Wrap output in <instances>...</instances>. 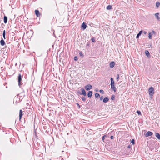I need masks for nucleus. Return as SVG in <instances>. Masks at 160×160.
Returning <instances> with one entry per match:
<instances>
[{
  "label": "nucleus",
  "mask_w": 160,
  "mask_h": 160,
  "mask_svg": "<svg viewBox=\"0 0 160 160\" xmlns=\"http://www.w3.org/2000/svg\"><path fill=\"white\" fill-rule=\"evenodd\" d=\"M0 44L2 46H4L5 44V43L2 38L0 41Z\"/></svg>",
  "instance_id": "14"
},
{
  "label": "nucleus",
  "mask_w": 160,
  "mask_h": 160,
  "mask_svg": "<svg viewBox=\"0 0 160 160\" xmlns=\"http://www.w3.org/2000/svg\"><path fill=\"white\" fill-rule=\"evenodd\" d=\"M119 78V74H118L117 75L116 79L117 81H118V79Z\"/></svg>",
  "instance_id": "29"
},
{
  "label": "nucleus",
  "mask_w": 160,
  "mask_h": 160,
  "mask_svg": "<svg viewBox=\"0 0 160 160\" xmlns=\"http://www.w3.org/2000/svg\"><path fill=\"white\" fill-rule=\"evenodd\" d=\"M92 86L90 84H88L86 85L85 88L86 90L88 91L91 89L92 88Z\"/></svg>",
  "instance_id": "4"
},
{
  "label": "nucleus",
  "mask_w": 160,
  "mask_h": 160,
  "mask_svg": "<svg viewBox=\"0 0 160 160\" xmlns=\"http://www.w3.org/2000/svg\"><path fill=\"white\" fill-rule=\"evenodd\" d=\"M99 92L100 93L102 94H103L104 93V91L103 90L101 89L99 90Z\"/></svg>",
  "instance_id": "31"
},
{
  "label": "nucleus",
  "mask_w": 160,
  "mask_h": 160,
  "mask_svg": "<svg viewBox=\"0 0 160 160\" xmlns=\"http://www.w3.org/2000/svg\"><path fill=\"white\" fill-rule=\"evenodd\" d=\"M152 32L154 34H155L156 33L154 31H152Z\"/></svg>",
  "instance_id": "41"
},
{
  "label": "nucleus",
  "mask_w": 160,
  "mask_h": 160,
  "mask_svg": "<svg viewBox=\"0 0 160 160\" xmlns=\"http://www.w3.org/2000/svg\"><path fill=\"white\" fill-rule=\"evenodd\" d=\"M114 138V137L113 136H111V137H110V138L111 139H113Z\"/></svg>",
  "instance_id": "39"
},
{
  "label": "nucleus",
  "mask_w": 160,
  "mask_h": 160,
  "mask_svg": "<svg viewBox=\"0 0 160 160\" xmlns=\"http://www.w3.org/2000/svg\"><path fill=\"white\" fill-rule=\"evenodd\" d=\"M90 43L89 42H88V43H87V45L88 46H89Z\"/></svg>",
  "instance_id": "36"
},
{
  "label": "nucleus",
  "mask_w": 160,
  "mask_h": 160,
  "mask_svg": "<svg viewBox=\"0 0 160 160\" xmlns=\"http://www.w3.org/2000/svg\"><path fill=\"white\" fill-rule=\"evenodd\" d=\"M95 96L96 98H98V97H100V95L98 93H96L95 94Z\"/></svg>",
  "instance_id": "23"
},
{
  "label": "nucleus",
  "mask_w": 160,
  "mask_h": 160,
  "mask_svg": "<svg viewBox=\"0 0 160 160\" xmlns=\"http://www.w3.org/2000/svg\"><path fill=\"white\" fill-rule=\"evenodd\" d=\"M143 33H144L145 34H146V33H147V32H146L145 31H144V32H143Z\"/></svg>",
  "instance_id": "43"
},
{
  "label": "nucleus",
  "mask_w": 160,
  "mask_h": 160,
  "mask_svg": "<svg viewBox=\"0 0 160 160\" xmlns=\"http://www.w3.org/2000/svg\"><path fill=\"white\" fill-rule=\"evenodd\" d=\"M92 91H89L88 93V96L89 98H91L92 94Z\"/></svg>",
  "instance_id": "12"
},
{
  "label": "nucleus",
  "mask_w": 160,
  "mask_h": 160,
  "mask_svg": "<svg viewBox=\"0 0 160 160\" xmlns=\"http://www.w3.org/2000/svg\"><path fill=\"white\" fill-rule=\"evenodd\" d=\"M109 100V99L108 97H105L103 100V102L104 103H107Z\"/></svg>",
  "instance_id": "10"
},
{
  "label": "nucleus",
  "mask_w": 160,
  "mask_h": 160,
  "mask_svg": "<svg viewBox=\"0 0 160 160\" xmlns=\"http://www.w3.org/2000/svg\"><path fill=\"white\" fill-rule=\"evenodd\" d=\"M87 25L85 23L83 22L81 25V28H82L83 30H84L86 29Z\"/></svg>",
  "instance_id": "6"
},
{
  "label": "nucleus",
  "mask_w": 160,
  "mask_h": 160,
  "mask_svg": "<svg viewBox=\"0 0 160 160\" xmlns=\"http://www.w3.org/2000/svg\"><path fill=\"white\" fill-rule=\"evenodd\" d=\"M53 36H54V37L55 36V34H54V32H53Z\"/></svg>",
  "instance_id": "42"
},
{
  "label": "nucleus",
  "mask_w": 160,
  "mask_h": 160,
  "mask_svg": "<svg viewBox=\"0 0 160 160\" xmlns=\"http://www.w3.org/2000/svg\"><path fill=\"white\" fill-rule=\"evenodd\" d=\"M81 90L82 92H81V95H83L84 96H86L87 95V93L85 90L82 88L81 89Z\"/></svg>",
  "instance_id": "5"
},
{
  "label": "nucleus",
  "mask_w": 160,
  "mask_h": 160,
  "mask_svg": "<svg viewBox=\"0 0 160 160\" xmlns=\"http://www.w3.org/2000/svg\"><path fill=\"white\" fill-rule=\"evenodd\" d=\"M22 110H20L19 111V120L20 121L22 118Z\"/></svg>",
  "instance_id": "9"
},
{
  "label": "nucleus",
  "mask_w": 160,
  "mask_h": 160,
  "mask_svg": "<svg viewBox=\"0 0 160 160\" xmlns=\"http://www.w3.org/2000/svg\"><path fill=\"white\" fill-rule=\"evenodd\" d=\"M158 15H159V13H155V17H156L157 19L158 20L160 19V18H159V17L158 16Z\"/></svg>",
  "instance_id": "18"
},
{
  "label": "nucleus",
  "mask_w": 160,
  "mask_h": 160,
  "mask_svg": "<svg viewBox=\"0 0 160 160\" xmlns=\"http://www.w3.org/2000/svg\"><path fill=\"white\" fill-rule=\"evenodd\" d=\"M123 13H120V15L122 16V15Z\"/></svg>",
  "instance_id": "44"
},
{
  "label": "nucleus",
  "mask_w": 160,
  "mask_h": 160,
  "mask_svg": "<svg viewBox=\"0 0 160 160\" xmlns=\"http://www.w3.org/2000/svg\"><path fill=\"white\" fill-rule=\"evenodd\" d=\"M106 8L108 10H110L112 8V6L110 5H109Z\"/></svg>",
  "instance_id": "21"
},
{
  "label": "nucleus",
  "mask_w": 160,
  "mask_h": 160,
  "mask_svg": "<svg viewBox=\"0 0 160 160\" xmlns=\"http://www.w3.org/2000/svg\"><path fill=\"white\" fill-rule=\"evenodd\" d=\"M145 54L148 57H150V53L148 50H146L145 52Z\"/></svg>",
  "instance_id": "15"
},
{
  "label": "nucleus",
  "mask_w": 160,
  "mask_h": 160,
  "mask_svg": "<svg viewBox=\"0 0 160 160\" xmlns=\"http://www.w3.org/2000/svg\"><path fill=\"white\" fill-rule=\"evenodd\" d=\"M35 12L36 15L37 17H39L40 15V14L39 12V10H35Z\"/></svg>",
  "instance_id": "11"
},
{
  "label": "nucleus",
  "mask_w": 160,
  "mask_h": 160,
  "mask_svg": "<svg viewBox=\"0 0 160 160\" xmlns=\"http://www.w3.org/2000/svg\"><path fill=\"white\" fill-rule=\"evenodd\" d=\"M111 80V89L113 90L115 92H116V89L114 85V81L113 80V78H110Z\"/></svg>",
  "instance_id": "1"
},
{
  "label": "nucleus",
  "mask_w": 160,
  "mask_h": 160,
  "mask_svg": "<svg viewBox=\"0 0 160 160\" xmlns=\"http://www.w3.org/2000/svg\"><path fill=\"white\" fill-rule=\"evenodd\" d=\"M131 142L132 145L135 144V140L134 139H132L131 141Z\"/></svg>",
  "instance_id": "25"
},
{
  "label": "nucleus",
  "mask_w": 160,
  "mask_h": 160,
  "mask_svg": "<svg viewBox=\"0 0 160 160\" xmlns=\"http://www.w3.org/2000/svg\"><path fill=\"white\" fill-rule=\"evenodd\" d=\"M111 99L112 100H114L115 99V96L114 95H113L111 97Z\"/></svg>",
  "instance_id": "22"
},
{
  "label": "nucleus",
  "mask_w": 160,
  "mask_h": 160,
  "mask_svg": "<svg viewBox=\"0 0 160 160\" xmlns=\"http://www.w3.org/2000/svg\"><path fill=\"white\" fill-rule=\"evenodd\" d=\"M80 56L82 58L83 57V53L82 52H81L79 53Z\"/></svg>",
  "instance_id": "27"
},
{
  "label": "nucleus",
  "mask_w": 160,
  "mask_h": 160,
  "mask_svg": "<svg viewBox=\"0 0 160 160\" xmlns=\"http://www.w3.org/2000/svg\"><path fill=\"white\" fill-rule=\"evenodd\" d=\"M106 137V135H104L102 137V141H104V139H105V137Z\"/></svg>",
  "instance_id": "33"
},
{
  "label": "nucleus",
  "mask_w": 160,
  "mask_h": 160,
  "mask_svg": "<svg viewBox=\"0 0 160 160\" xmlns=\"http://www.w3.org/2000/svg\"><path fill=\"white\" fill-rule=\"evenodd\" d=\"M155 136L158 138V139H160V135L158 133H155Z\"/></svg>",
  "instance_id": "17"
},
{
  "label": "nucleus",
  "mask_w": 160,
  "mask_h": 160,
  "mask_svg": "<svg viewBox=\"0 0 160 160\" xmlns=\"http://www.w3.org/2000/svg\"><path fill=\"white\" fill-rule=\"evenodd\" d=\"M131 145H130V144L128 145V148H131Z\"/></svg>",
  "instance_id": "38"
},
{
  "label": "nucleus",
  "mask_w": 160,
  "mask_h": 160,
  "mask_svg": "<svg viewBox=\"0 0 160 160\" xmlns=\"http://www.w3.org/2000/svg\"><path fill=\"white\" fill-rule=\"evenodd\" d=\"M142 31L141 30L139 32V33L137 35L136 38L138 39L139 38V37L141 35L142 32Z\"/></svg>",
  "instance_id": "13"
},
{
  "label": "nucleus",
  "mask_w": 160,
  "mask_h": 160,
  "mask_svg": "<svg viewBox=\"0 0 160 160\" xmlns=\"http://www.w3.org/2000/svg\"><path fill=\"white\" fill-rule=\"evenodd\" d=\"M154 89L152 87H150L148 89L149 94L150 96L152 97L154 94Z\"/></svg>",
  "instance_id": "3"
},
{
  "label": "nucleus",
  "mask_w": 160,
  "mask_h": 160,
  "mask_svg": "<svg viewBox=\"0 0 160 160\" xmlns=\"http://www.w3.org/2000/svg\"><path fill=\"white\" fill-rule=\"evenodd\" d=\"M137 112L138 115H140L141 114V112L140 111L138 110L137 111Z\"/></svg>",
  "instance_id": "28"
},
{
  "label": "nucleus",
  "mask_w": 160,
  "mask_h": 160,
  "mask_svg": "<svg viewBox=\"0 0 160 160\" xmlns=\"http://www.w3.org/2000/svg\"><path fill=\"white\" fill-rule=\"evenodd\" d=\"M91 39L93 42H96L95 39L94 37H92Z\"/></svg>",
  "instance_id": "24"
},
{
  "label": "nucleus",
  "mask_w": 160,
  "mask_h": 160,
  "mask_svg": "<svg viewBox=\"0 0 160 160\" xmlns=\"http://www.w3.org/2000/svg\"><path fill=\"white\" fill-rule=\"evenodd\" d=\"M152 134V133L150 131H148L145 134V136L146 137H148L151 136Z\"/></svg>",
  "instance_id": "8"
},
{
  "label": "nucleus",
  "mask_w": 160,
  "mask_h": 160,
  "mask_svg": "<svg viewBox=\"0 0 160 160\" xmlns=\"http://www.w3.org/2000/svg\"><path fill=\"white\" fill-rule=\"evenodd\" d=\"M74 60L75 61H77L78 60V58L77 56H75L74 58Z\"/></svg>",
  "instance_id": "30"
},
{
  "label": "nucleus",
  "mask_w": 160,
  "mask_h": 160,
  "mask_svg": "<svg viewBox=\"0 0 160 160\" xmlns=\"http://www.w3.org/2000/svg\"><path fill=\"white\" fill-rule=\"evenodd\" d=\"M103 96H102L100 97V100H103Z\"/></svg>",
  "instance_id": "34"
},
{
  "label": "nucleus",
  "mask_w": 160,
  "mask_h": 160,
  "mask_svg": "<svg viewBox=\"0 0 160 160\" xmlns=\"http://www.w3.org/2000/svg\"><path fill=\"white\" fill-rule=\"evenodd\" d=\"M76 104L77 105L78 107V108L79 109L80 108V105L78 103H76Z\"/></svg>",
  "instance_id": "35"
},
{
  "label": "nucleus",
  "mask_w": 160,
  "mask_h": 160,
  "mask_svg": "<svg viewBox=\"0 0 160 160\" xmlns=\"http://www.w3.org/2000/svg\"><path fill=\"white\" fill-rule=\"evenodd\" d=\"M22 78L23 76H21L20 73L18 74V86L20 88L21 87V86L23 84L22 80Z\"/></svg>",
  "instance_id": "2"
},
{
  "label": "nucleus",
  "mask_w": 160,
  "mask_h": 160,
  "mask_svg": "<svg viewBox=\"0 0 160 160\" xmlns=\"http://www.w3.org/2000/svg\"><path fill=\"white\" fill-rule=\"evenodd\" d=\"M152 34L151 33H149L148 34V38L149 39L152 38Z\"/></svg>",
  "instance_id": "26"
},
{
  "label": "nucleus",
  "mask_w": 160,
  "mask_h": 160,
  "mask_svg": "<svg viewBox=\"0 0 160 160\" xmlns=\"http://www.w3.org/2000/svg\"><path fill=\"white\" fill-rule=\"evenodd\" d=\"M77 92L78 94L80 95H81V92L80 91H78Z\"/></svg>",
  "instance_id": "37"
},
{
  "label": "nucleus",
  "mask_w": 160,
  "mask_h": 160,
  "mask_svg": "<svg viewBox=\"0 0 160 160\" xmlns=\"http://www.w3.org/2000/svg\"><path fill=\"white\" fill-rule=\"evenodd\" d=\"M115 65V62L113 61L111 62L109 64V67L111 68H112Z\"/></svg>",
  "instance_id": "7"
},
{
  "label": "nucleus",
  "mask_w": 160,
  "mask_h": 160,
  "mask_svg": "<svg viewBox=\"0 0 160 160\" xmlns=\"http://www.w3.org/2000/svg\"><path fill=\"white\" fill-rule=\"evenodd\" d=\"M82 100L83 101H85L86 100L85 98L84 97H83L82 98Z\"/></svg>",
  "instance_id": "32"
},
{
  "label": "nucleus",
  "mask_w": 160,
  "mask_h": 160,
  "mask_svg": "<svg viewBox=\"0 0 160 160\" xmlns=\"http://www.w3.org/2000/svg\"><path fill=\"white\" fill-rule=\"evenodd\" d=\"M156 7H157V8H158V7L160 5V2H156Z\"/></svg>",
  "instance_id": "20"
},
{
  "label": "nucleus",
  "mask_w": 160,
  "mask_h": 160,
  "mask_svg": "<svg viewBox=\"0 0 160 160\" xmlns=\"http://www.w3.org/2000/svg\"><path fill=\"white\" fill-rule=\"evenodd\" d=\"M8 21V18L7 16H4V22L5 23H6Z\"/></svg>",
  "instance_id": "16"
},
{
  "label": "nucleus",
  "mask_w": 160,
  "mask_h": 160,
  "mask_svg": "<svg viewBox=\"0 0 160 160\" xmlns=\"http://www.w3.org/2000/svg\"><path fill=\"white\" fill-rule=\"evenodd\" d=\"M5 34H6V31L5 30H4L3 31L2 35L4 39H5Z\"/></svg>",
  "instance_id": "19"
},
{
  "label": "nucleus",
  "mask_w": 160,
  "mask_h": 160,
  "mask_svg": "<svg viewBox=\"0 0 160 160\" xmlns=\"http://www.w3.org/2000/svg\"><path fill=\"white\" fill-rule=\"evenodd\" d=\"M135 0L138 2H140L141 1V0Z\"/></svg>",
  "instance_id": "40"
}]
</instances>
